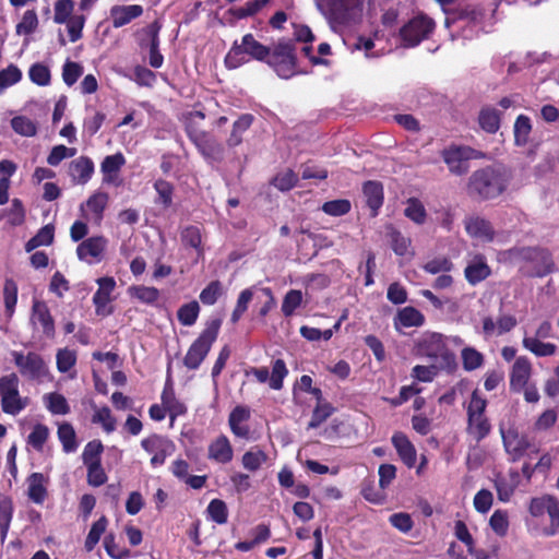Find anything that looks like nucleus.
Here are the masks:
<instances>
[{
	"instance_id": "37",
	"label": "nucleus",
	"mask_w": 559,
	"mask_h": 559,
	"mask_svg": "<svg viewBox=\"0 0 559 559\" xmlns=\"http://www.w3.org/2000/svg\"><path fill=\"white\" fill-rule=\"evenodd\" d=\"M38 25L37 12L34 9L26 10L15 26V33L19 36H29L38 28Z\"/></svg>"
},
{
	"instance_id": "41",
	"label": "nucleus",
	"mask_w": 559,
	"mask_h": 559,
	"mask_svg": "<svg viewBox=\"0 0 559 559\" xmlns=\"http://www.w3.org/2000/svg\"><path fill=\"white\" fill-rule=\"evenodd\" d=\"M441 371H445V369L431 361L428 366L416 365L413 367L412 377L420 382H431Z\"/></svg>"
},
{
	"instance_id": "60",
	"label": "nucleus",
	"mask_w": 559,
	"mask_h": 559,
	"mask_svg": "<svg viewBox=\"0 0 559 559\" xmlns=\"http://www.w3.org/2000/svg\"><path fill=\"white\" fill-rule=\"evenodd\" d=\"M489 525L497 535L504 536L509 530L508 512L496 510L490 516Z\"/></svg>"
},
{
	"instance_id": "7",
	"label": "nucleus",
	"mask_w": 559,
	"mask_h": 559,
	"mask_svg": "<svg viewBox=\"0 0 559 559\" xmlns=\"http://www.w3.org/2000/svg\"><path fill=\"white\" fill-rule=\"evenodd\" d=\"M11 356L22 377L36 382H43L50 378L49 368L39 354L35 352L24 354L14 350Z\"/></svg>"
},
{
	"instance_id": "62",
	"label": "nucleus",
	"mask_w": 559,
	"mask_h": 559,
	"mask_svg": "<svg viewBox=\"0 0 559 559\" xmlns=\"http://www.w3.org/2000/svg\"><path fill=\"white\" fill-rule=\"evenodd\" d=\"M29 80L39 85L47 86L50 83V70L43 63H34L28 71Z\"/></svg>"
},
{
	"instance_id": "42",
	"label": "nucleus",
	"mask_w": 559,
	"mask_h": 559,
	"mask_svg": "<svg viewBox=\"0 0 559 559\" xmlns=\"http://www.w3.org/2000/svg\"><path fill=\"white\" fill-rule=\"evenodd\" d=\"M404 215L418 225H423L427 218V212L424 204L415 198L407 200L406 207L404 209Z\"/></svg>"
},
{
	"instance_id": "1",
	"label": "nucleus",
	"mask_w": 559,
	"mask_h": 559,
	"mask_svg": "<svg viewBox=\"0 0 559 559\" xmlns=\"http://www.w3.org/2000/svg\"><path fill=\"white\" fill-rule=\"evenodd\" d=\"M413 354L441 365L445 372L452 373L457 368L456 355L447 346V335L433 331L423 332L415 341Z\"/></svg>"
},
{
	"instance_id": "17",
	"label": "nucleus",
	"mask_w": 559,
	"mask_h": 559,
	"mask_svg": "<svg viewBox=\"0 0 559 559\" xmlns=\"http://www.w3.org/2000/svg\"><path fill=\"white\" fill-rule=\"evenodd\" d=\"M104 236H93L83 240L76 248V255L81 261L93 264L102 261L107 247Z\"/></svg>"
},
{
	"instance_id": "16",
	"label": "nucleus",
	"mask_w": 559,
	"mask_h": 559,
	"mask_svg": "<svg viewBox=\"0 0 559 559\" xmlns=\"http://www.w3.org/2000/svg\"><path fill=\"white\" fill-rule=\"evenodd\" d=\"M29 320L33 328L40 330L46 337L52 338L55 336V321L46 302L37 299L33 301Z\"/></svg>"
},
{
	"instance_id": "36",
	"label": "nucleus",
	"mask_w": 559,
	"mask_h": 559,
	"mask_svg": "<svg viewBox=\"0 0 559 559\" xmlns=\"http://www.w3.org/2000/svg\"><path fill=\"white\" fill-rule=\"evenodd\" d=\"M58 439L62 444V450L66 453H72L78 450L79 443L76 441V433L73 426L69 423H62L58 426Z\"/></svg>"
},
{
	"instance_id": "23",
	"label": "nucleus",
	"mask_w": 559,
	"mask_h": 559,
	"mask_svg": "<svg viewBox=\"0 0 559 559\" xmlns=\"http://www.w3.org/2000/svg\"><path fill=\"white\" fill-rule=\"evenodd\" d=\"M392 444L394 445L402 462L408 468L414 467L416 464L417 453L407 436L403 432H395L392 436Z\"/></svg>"
},
{
	"instance_id": "34",
	"label": "nucleus",
	"mask_w": 559,
	"mask_h": 559,
	"mask_svg": "<svg viewBox=\"0 0 559 559\" xmlns=\"http://www.w3.org/2000/svg\"><path fill=\"white\" fill-rule=\"evenodd\" d=\"M522 345L537 357H549L555 355L557 350V346L554 343H545L537 337H528L527 335L523 337Z\"/></svg>"
},
{
	"instance_id": "44",
	"label": "nucleus",
	"mask_w": 559,
	"mask_h": 559,
	"mask_svg": "<svg viewBox=\"0 0 559 559\" xmlns=\"http://www.w3.org/2000/svg\"><path fill=\"white\" fill-rule=\"evenodd\" d=\"M463 368L473 371L484 364V355L474 347H464L461 353Z\"/></svg>"
},
{
	"instance_id": "64",
	"label": "nucleus",
	"mask_w": 559,
	"mask_h": 559,
	"mask_svg": "<svg viewBox=\"0 0 559 559\" xmlns=\"http://www.w3.org/2000/svg\"><path fill=\"white\" fill-rule=\"evenodd\" d=\"M297 181L298 176L292 169H286L278 173L273 178L272 183L281 191H288L297 183Z\"/></svg>"
},
{
	"instance_id": "56",
	"label": "nucleus",
	"mask_w": 559,
	"mask_h": 559,
	"mask_svg": "<svg viewBox=\"0 0 559 559\" xmlns=\"http://www.w3.org/2000/svg\"><path fill=\"white\" fill-rule=\"evenodd\" d=\"M452 269L453 263L447 257H436L423 265V270L429 274L449 273Z\"/></svg>"
},
{
	"instance_id": "20",
	"label": "nucleus",
	"mask_w": 559,
	"mask_h": 559,
	"mask_svg": "<svg viewBox=\"0 0 559 559\" xmlns=\"http://www.w3.org/2000/svg\"><path fill=\"white\" fill-rule=\"evenodd\" d=\"M234 449L225 435L213 439L207 447V459L218 464H228L233 461Z\"/></svg>"
},
{
	"instance_id": "24",
	"label": "nucleus",
	"mask_w": 559,
	"mask_h": 559,
	"mask_svg": "<svg viewBox=\"0 0 559 559\" xmlns=\"http://www.w3.org/2000/svg\"><path fill=\"white\" fill-rule=\"evenodd\" d=\"M491 271L489 265L486 262L485 257L475 255L466 265L464 270V275L466 281L471 285H476L484 280H486L490 275Z\"/></svg>"
},
{
	"instance_id": "14",
	"label": "nucleus",
	"mask_w": 559,
	"mask_h": 559,
	"mask_svg": "<svg viewBox=\"0 0 559 559\" xmlns=\"http://www.w3.org/2000/svg\"><path fill=\"white\" fill-rule=\"evenodd\" d=\"M108 204L109 194L107 192L97 190L92 193L84 203L80 205V211L86 221L99 226Z\"/></svg>"
},
{
	"instance_id": "6",
	"label": "nucleus",
	"mask_w": 559,
	"mask_h": 559,
	"mask_svg": "<svg viewBox=\"0 0 559 559\" xmlns=\"http://www.w3.org/2000/svg\"><path fill=\"white\" fill-rule=\"evenodd\" d=\"M19 386L20 379L16 373L0 378V397L3 413L15 416L28 405V397L20 395Z\"/></svg>"
},
{
	"instance_id": "53",
	"label": "nucleus",
	"mask_w": 559,
	"mask_h": 559,
	"mask_svg": "<svg viewBox=\"0 0 559 559\" xmlns=\"http://www.w3.org/2000/svg\"><path fill=\"white\" fill-rule=\"evenodd\" d=\"M22 79V71L15 66L10 64L0 71V94L8 87L19 83Z\"/></svg>"
},
{
	"instance_id": "52",
	"label": "nucleus",
	"mask_w": 559,
	"mask_h": 559,
	"mask_svg": "<svg viewBox=\"0 0 559 559\" xmlns=\"http://www.w3.org/2000/svg\"><path fill=\"white\" fill-rule=\"evenodd\" d=\"M107 519L105 516H102L99 520H97L91 527L88 535L85 539V549L87 551H92L94 547L99 542L102 535L105 533L107 527Z\"/></svg>"
},
{
	"instance_id": "9",
	"label": "nucleus",
	"mask_w": 559,
	"mask_h": 559,
	"mask_svg": "<svg viewBox=\"0 0 559 559\" xmlns=\"http://www.w3.org/2000/svg\"><path fill=\"white\" fill-rule=\"evenodd\" d=\"M441 156L451 174L462 176L468 171V162L479 158L480 153L469 146L450 145L441 152Z\"/></svg>"
},
{
	"instance_id": "25",
	"label": "nucleus",
	"mask_w": 559,
	"mask_h": 559,
	"mask_svg": "<svg viewBox=\"0 0 559 559\" xmlns=\"http://www.w3.org/2000/svg\"><path fill=\"white\" fill-rule=\"evenodd\" d=\"M250 418V409L247 406L238 405L229 414L228 425L231 432L239 438H248L249 427L246 423Z\"/></svg>"
},
{
	"instance_id": "21",
	"label": "nucleus",
	"mask_w": 559,
	"mask_h": 559,
	"mask_svg": "<svg viewBox=\"0 0 559 559\" xmlns=\"http://www.w3.org/2000/svg\"><path fill=\"white\" fill-rule=\"evenodd\" d=\"M532 374V364L525 356H520L515 359L511 373H510V385L513 391H522Z\"/></svg>"
},
{
	"instance_id": "18",
	"label": "nucleus",
	"mask_w": 559,
	"mask_h": 559,
	"mask_svg": "<svg viewBox=\"0 0 559 559\" xmlns=\"http://www.w3.org/2000/svg\"><path fill=\"white\" fill-rule=\"evenodd\" d=\"M518 324L516 318L512 314H500L497 320L490 316L481 319V334L485 338L503 335L512 331Z\"/></svg>"
},
{
	"instance_id": "29",
	"label": "nucleus",
	"mask_w": 559,
	"mask_h": 559,
	"mask_svg": "<svg viewBox=\"0 0 559 559\" xmlns=\"http://www.w3.org/2000/svg\"><path fill=\"white\" fill-rule=\"evenodd\" d=\"M425 323V317L424 314L417 310L414 307H405L401 310H399L395 319H394V326L396 330L400 329V326L403 328H418L421 326Z\"/></svg>"
},
{
	"instance_id": "40",
	"label": "nucleus",
	"mask_w": 559,
	"mask_h": 559,
	"mask_svg": "<svg viewBox=\"0 0 559 559\" xmlns=\"http://www.w3.org/2000/svg\"><path fill=\"white\" fill-rule=\"evenodd\" d=\"M532 131L531 119L525 115H520L514 122V143L518 146H524L528 142Z\"/></svg>"
},
{
	"instance_id": "58",
	"label": "nucleus",
	"mask_w": 559,
	"mask_h": 559,
	"mask_svg": "<svg viewBox=\"0 0 559 559\" xmlns=\"http://www.w3.org/2000/svg\"><path fill=\"white\" fill-rule=\"evenodd\" d=\"M333 412L334 408L330 403H318L312 412L311 419L308 424V429L318 428L332 415Z\"/></svg>"
},
{
	"instance_id": "57",
	"label": "nucleus",
	"mask_w": 559,
	"mask_h": 559,
	"mask_svg": "<svg viewBox=\"0 0 559 559\" xmlns=\"http://www.w3.org/2000/svg\"><path fill=\"white\" fill-rule=\"evenodd\" d=\"M103 444L99 441H90L83 450L82 460L85 466L100 463Z\"/></svg>"
},
{
	"instance_id": "30",
	"label": "nucleus",
	"mask_w": 559,
	"mask_h": 559,
	"mask_svg": "<svg viewBox=\"0 0 559 559\" xmlns=\"http://www.w3.org/2000/svg\"><path fill=\"white\" fill-rule=\"evenodd\" d=\"M159 29H160V25L158 24V22H153L152 24H150L146 27V33H147V35L151 38V41H150V64L153 68H155V69L160 68L162 64H163V61H164L163 56L158 51V46H159L158 33H159Z\"/></svg>"
},
{
	"instance_id": "33",
	"label": "nucleus",
	"mask_w": 559,
	"mask_h": 559,
	"mask_svg": "<svg viewBox=\"0 0 559 559\" xmlns=\"http://www.w3.org/2000/svg\"><path fill=\"white\" fill-rule=\"evenodd\" d=\"M253 116L250 114L241 115L233 124V130L227 139V145L235 147L241 144L243 133L251 127Z\"/></svg>"
},
{
	"instance_id": "50",
	"label": "nucleus",
	"mask_w": 559,
	"mask_h": 559,
	"mask_svg": "<svg viewBox=\"0 0 559 559\" xmlns=\"http://www.w3.org/2000/svg\"><path fill=\"white\" fill-rule=\"evenodd\" d=\"M267 456L259 449L245 452L241 459L242 466L250 472L258 471L265 463Z\"/></svg>"
},
{
	"instance_id": "2",
	"label": "nucleus",
	"mask_w": 559,
	"mask_h": 559,
	"mask_svg": "<svg viewBox=\"0 0 559 559\" xmlns=\"http://www.w3.org/2000/svg\"><path fill=\"white\" fill-rule=\"evenodd\" d=\"M270 56V47L255 39L253 34L248 33L241 40H235L225 56L224 63L227 69L234 70L246 64L250 59L264 61Z\"/></svg>"
},
{
	"instance_id": "12",
	"label": "nucleus",
	"mask_w": 559,
	"mask_h": 559,
	"mask_svg": "<svg viewBox=\"0 0 559 559\" xmlns=\"http://www.w3.org/2000/svg\"><path fill=\"white\" fill-rule=\"evenodd\" d=\"M435 22L425 15L412 19L401 28V37L405 47H415L432 33Z\"/></svg>"
},
{
	"instance_id": "59",
	"label": "nucleus",
	"mask_w": 559,
	"mask_h": 559,
	"mask_svg": "<svg viewBox=\"0 0 559 559\" xmlns=\"http://www.w3.org/2000/svg\"><path fill=\"white\" fill-rule=\"evenodd\" d=\"M181 240L183 245L189 246L198 251L199 254L202 253V236L200 228L197 226H188L181 231Z\"/></svg>"
},
{
	"instance_id": "5",
	"label": "nucleus",
	"mask_w": 559,
	"mask_h": 559,
	"mask_svg": "<svg viewBox=\"0 0 559 559\" xmlns=\"http://www.w3.org/2000/svg\"><path fill=\"white\" fill-rule=\"evenodd\" d=\"M281 79L288 80L298 74L295 46L292 41L280 40L264 60Z\"/></svg>"
},
{
	"instance_id": "55",
	"label": "nucleus",
	"mask_w": 559,
	"mask_h": 559,
	"mask_svg": "<svg viewBox=\"0 0 559 559\" xmlns=\"http://www.w3.org/2000/svg\"><path fill=\"white\" fill-rule=\"evenodd\" d=\"M49 429L47 426L43 424H37L34 426L32 432L28 435L27 443L32 445L35 450L41 451L44 444L48 440Z\"/></svg>"
},
{
	"instance_id": "49",
	"label": "nucleus",
	"mask_w": 559,
	"mask_h": 559,
	"mask_svg": "<svg viewBox=\"0 0 559 559\" xmlns=\"http://www.w3.org/2000/svg\"><path fill=\"white\" fill-rule=\"evenodd\" d=\"M288 374V369L283 359H276L272 364V372L270 374V388L273 390H281L283 388L284 379Z\"/></svg>"
},
{
	"instance_id": "13",
	"label": "nucleus",
	"mask_w": 559,
	"mask_h": 559,
	"mask_svg": "<svg viewBox=\"0 0 559 559\" xmlns=\"http://www.w3.org/2000/svg\"><path fill=\"white\" fill-rule=\"evenodd\" d=\"M145 452L152 455L151 465L153 467L162 466L166 459L175 451V444L165 437L152 435L141 441Z\"/></svg>"
},
{
	"instance_id": "22",
	"label": "nucleus",
	"mask_w": 559,
	"mask_h": 559,
	"mask_svg": "<svg viewBox=\"0 0 559 559\" xmlns=\"http://www.w3.org/2000/svg\"><path fill=\"white\" fill-rule=\"evenodd\" d=\"M94 174V163L87 156H80L69 164V175L76 185H85Z\"/></svg>"
},
{
	"instance_id": "39",
	"label": "nucleus",
	"mask_w": 559,
	"mask_h": 559,
	"mask_svg": "<svg viewBox=\"0 0 559 559\" xmlns=\"http://www.w3.org/2000/svg\"><path fill=\"white\" fill-rule=\"evenodd\" d=\"M467 430L477 441H480L489 433L490 424L484 414L471 415L468 416Z\"/></svg>"
},
{
	"instance_id": "46",
	"label": "nucleus",
	"mask_w": 559,
	"mask_h": 559,
	"mask_svg": "<svg viewBox=\"0 0 559 559\" xmlns=\"http://www.w3.org/2000/svg\"><path fill=\"white\" fill-rule=\"evenodd\" d=\"M128 293L131 297L136 298L144 304H153L159 297L157 288L143 285L131 286L128 288Z\"/></svg>"
},
{
	"instance_id": "38",
	"label": "nucleus",
	"mask_w": 559,
	"mask_h": 559,
	"mask_svg": "<svg viewBox=\"0 0 559 559\" xmlns=\"http://www.w3.org/2000/svg\"><path fill=\"white\" fill-rule=\"evenodd\" d=\"M44 403L47 409L53 415H66L70 412L67 399L57 392L45 394Z\"/></svg>"
},
{
	"instance_id": "11",
	"label": "nucleus",
	"mask_w": 559,
	"mask_h": 559,
	"mask_svg": "<svg viewBox=\"0 0 559 559\" xmlns=\"http://www.w3.org/2000/svg\"><path fill=\"white\" fill-rule=\"evenodd\" d=\"M364 0H326L323 10L331 23L346 24L357 16L362 9Z\"/></svg>"
},
{
	"instance_id": "3",
	"label": "nucleus",
	"mask_w": 559,
	"mask_h": 559,
	"mask_svg": "<svg viewBox=\"0 0 559 559\" xmlns=\"http://www.w3.org/2000/svg\"><path fill=\"white\" fill-rule=\"evenodd\" d=\"M507 188L504 177L492 167L474 171L467 183V193L478 200L499 197Z\"/></svg>"
},
{
	"instance_id": "10",
	"label": "nucleus",
	"mask_w": 559,
	"mask_h": 559,
	"mask_svg": "<svg viewBox=\"0 0 559 559\" xmlns=\"http://www.w3.org/2000/svg\"><path fill=\"white\" fill-rule=\"evenodd\" d=\"M189 139L198 147L202 156L210 163L221 162L224 156V146L212 134L206 131L187 127Z\"/></svg>"
},
{
	"instance_id": "35",
	"label": "nucleus",
	"mask_w": 559,
	"mask_h": 559,
	"mask_svg": "<svg viewBox=\"0 0 559 559\" xmlns=\"http://www.w3.org/2000/svg\"><path fill=\"white\" fill-rule=\"evenodd\" d=\"M162 404L171 418L183 415L187 412V407L176 399L173 386L168 383L165 385L162 393Z\"/></svg>"
},
{
	"instance_id": "4",
	"label": "nucleus",
	"mask_w": 559,
	"mask_h": 559,
	"mask_svg": "<svg viewBox=\"0 0 559 559\" xmlns=\"http://www.w3.org/2000/svg\"><path fill=\"white\" fill-rule=\"evenodd\" d=\"M222 325L221 319H212L206 322L204 330L198 338L190 345L185 358L183 365L190 370L198 369L207 356L212 345L217 340Z\"/></svg>"
},
{
	"instance_id": "63",
	"label": "nucleus",
	"mask_w": 559,
	"mask_h": 559,
	"mask_svg": "<svg viewBox=\"0 0 559 559\" xmlns=\"http://www.w3.org/2000/svg\"><path fill=\"white\" fill-rule=\"evenodd\" d=\"M76 154V148L67 147L66 145H56L51 148L47 156V163L50 166H58L63 159L73 157Z\"/></svg>"
},
{
	"instance_id": "15",
	"label": "nucleus",
	"mask_w": 559,
	"mask_h": 559,
	"mask_svg": "<svg viewBox=\"0 0 559 559\" xmlns=\"http://www.w3.org/2000/svg\"><path fill=\"white\" fill-rule=\"evenodd\" d=\"M501 437L504 450L510 457V461L516 462L522 459L525 452L531 447L525 435H521L515 428H509L507 430L501 429Z\"/></svg>"
},
{
	"instance_id": "19",
	"label": "nucleus",
	"mask_w": 559,
	"mask_h": 559,
	"mask_svg": "<svg viewBox=\"0 0 559 559\" xmlns=\"http://www.w3.org/2000/svg\"><path fill=\"white\" fill-rule=\"evenodd\" d=\"M467 235L481 242H490L495 238V229L489 221L480 216H469L464 221Z\"/></svg>"
},
{
	"instance_id": "45",
	"label": "nucleus",
	"mask_w": 559,
	"mask_h": 559,
	"mask_svg": "<svg viewBox=\"0 0 559 559\" xmlns=\"http://www.w3.org/2000/svg\"><path fill=\"white\" fill-rule=\"evenodd\" d=\"M530 257L539 263L536 269L537 276H545L554 271L555 264L551 254L548 251L533 250Z\"/></svg>"
},
{
	"instance_id": "61",
	"label": "nucleus",
	"mask_w": 559,
	"mask_h": 559,
	"mask_svg": "<svg viewBox=\"0 0 559 559\" xmlns=\"http://www.w3.org/2000/svg\"><path fill=\"white\" fill-rule=\"evenodd\" d=\"M86 22V17L83 14H75L64 24L69 34L70 41L75 43L82 38L83 28Z\"/></svg>"
},
{
	"instance_id": "8",
	"label": "nucleus",
	"mask_w": 559,
	"mask_h": 559,
	"mask_svg": "<svg viewBox=\"0 0 559 559\" xmlns=\"http://www.w3.org/2000/svg\"><path fill=\"white\" fill-rule=\"evenodd\" d=\"M532 516L539 518L545 513L549 515L550 524L543 528L544 536H555L559 532V501L550 495L532 498L528 504Z\"/></svg>"
},
{
	"instance_id": "48",
	"label": "nucleus",
	"mask_w": 559,
	"mask_h": 559,
	"mask_svg": "<svg viewBox=\"0 0 559 559\" xmlns=\"http://www.w3.org/2000/svg\"><path fill=\"white\" fill-rule=\"evenodd\" d=\"M11 127L15 133L22 136H34L37 133L36 123L25 116H16L12 118Z\"/></svg>"
},
{
	"instance_id": "31",
	"label": "nucleus",
	"mask_w": 559,
	"mask_h": 559,
	"mask_svg": "<svg viewBox=\"0 0 559 559\" xmlns=\"http://www.w3.org/2000/svg\"><path fill=\"white\" fill-rule=\"evenodd\" d=\"M362 191L368 206L372 210V215H376L383 203L382 185L378 181H368L364 185Z\"/></svg>"
},
{
	"instance_id": "27",
	"label": "nucleus",
	"mask_w": 559,
	"mask_h": 559,
	"mask_svg": "<svg viewBox=\"0 0 559 559\" xmlns=\"http://www.w3.org/2000/svg\"><path fill=\"white\" fill-rule=\"evenodd\" d=\"M98 289L93 296V302L98 314H105L104 309L110 301V294L115 289L116 282L112 277H100L97 280Z\"/></svg>"
},
{
	"instance_id": "32",
	"label": "nucleus",
	"mask_w": 559,
	"mask_h": 559,
	"mask_svg": "<svg viewBox=\"0 0 559 559\" xmlns=\"http://www.w3.org/2000/svg\"><path fill=\"white\" fill-rule=\"evenodd\" d=\"M501 112L493 107H484L479 111L480 128L488 133H496L500 128Z\"/></svg>"
},
{
	"instance_id": "26",
	"label": "nucleus",
	"mask_w": 559,
	"mask_h": 559,
	"mask_svg": "<svg viewBox=\"0 0 559 559\" xmlns=\"http://www.w3.org/2000/svg\"><path fill=\"white\" fill-rule=\"evenodd\" d=\"M143 13V8L139 4L114 5L110 9V17L115 28L122 27Z\"/></svg>"
},
{
	"instance_id": "28",
	"label": "nucleus",
	"mask_w": 559,
	"mask_h": 559,
	"mask_svg": "<svg viewBox=\"0 0 559 559\" xmlns=\"http://www.w3.org/2000/svg\"><path fill=\"white\" fill-rule=\"evenodd\" d=\"M47 479L41 473H33L27 477V496L36 504H41L47 496Z\"/></svg>"
},
{
	"instance_id": "47",
	"label": "nucleus",
	"mask_w": 559,
	"mask_h": 559,
	"mask_svg": "<svg viewBox=\"0 0 559 559\" xmlns=\"http://www.w3.org/2000/svg\"><path fill=\"white\" fill-rule=\"evenodd\" d=\"M200 312V306L197 301H191L182 305L178 312L177 317L179 322L185 326H191L195 323Z\"/></svg>"
},
{
	"instance_id": "43",
	"label": "nucleus",
	"mask_w": 559,
	"mask_h": 559,
	"mask_svg": "<svg viewBox=\"0 0 559 559\" xmlns=\"http://www.w3.org/2000/svg\"><path fill=\"white\" fill-rule=\"evenodd\" d=\"M75 3L73 0H57L53 7V22L56 24H64L70 20L74 12Z\"/></svg>"
},
{
	"instance_id": "51",
	"label": "nucleus",
	"mask_w": 559,
	"mask_h": 559,
	"mask_svg": "<svg viewBox=\"0 0 559 559\" xmlns=\"http://www.w3.org/2000/svg\"><path fill=\"white\" fill-rule=\"evenodd\" d=\"M206 512L209 518L217 524H225L228 520L227 506L221 499H213L209 503Z\"/></svg>"
},
{
	"instance_id": "54",
	"label": "nucleus",
	"mask_w": 559,
	"mask_h": 559,
	"mask_svg": "<svg viewBox=\"0 0 559 559\" xmlns=\"http://www.w3.org/2000/svg\"><path fill=\"white\" fill-rule=\"evenodd\" d=\"M302 302V293L298 289H290L286 293L282 302V312L285 317L294 314L295 310L300 307Z\"/></svg>"
}]
</instances>
